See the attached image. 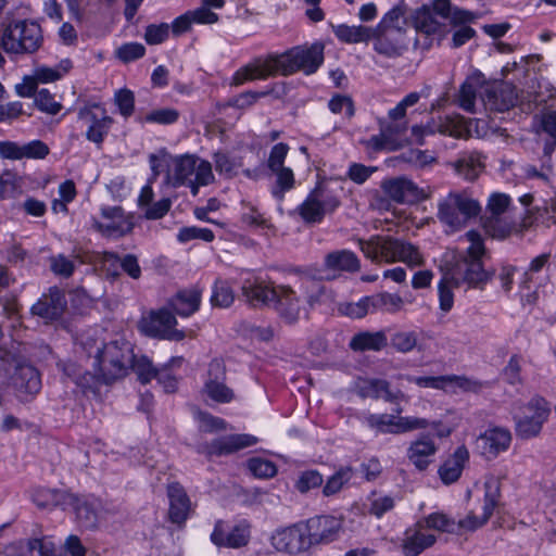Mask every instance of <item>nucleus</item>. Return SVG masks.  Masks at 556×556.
<instances>
[{"label": "nucleus", "mask_w": 556, "mask_h": 556, "mask_svg": "<svg viewBox=\"0 0 556 556\" xmlns=\"http://www.w3.org/2000/svg\"><path fill=\"white\" fill-rule=\"evenodd\" d=\"M215 236L208 228H199L195 226L184 227L179 230L177 239L180 242H188L190 240L200 239L205 242H212Z\"/></svg>", "instance_id": "nucleus-58"}, {"label": "nucleus", "mask_w": 556, "mask_h": 556, "mask_svg": "<svg viewBox=\"0 0 556 556\" xmlns=\"http://www.w3.org/2000/svg\"><path fill=\"white\" fill-rule=\"evenodd\" d=\"M418 337L415 331H399L391 338V346L401 353H409L417 345Z\"/></svg>", "instance_id": "nucleus-50"}, {"label": "nucleus", "mask_w": 556, "mask_h": 556, "mask_svg": "<svg viewBox=\"0 0 556 556\" xmlns=\"http://www.w3.org/2000/svg\"><path fill=\"white\" fill-rule=\"evenodd\" d=\"M79 118L86 127L87 139L98 147H101L103 140L104 108L100 104L86 106L80 111Z\"/></svg>", "instance_id": "nucleus-24"}, {"label": "nucleus", "mask_w": 556, "mask_h": 556, "mask_svg": "<svg viewBox=\"0 0 556 556\" xmlns=\"http://www.w3.org/2000/svg\"><path fill=\"white\" fill-rule=\"evenodd\" d=\"M451 166L458 176L468 181L476 180L484 168L479 153L464 154L455 162L451 163Z\"/></svg>", "instance_id": "nucleus-35"}, {"label": "nucleus", "mask_w": 556, "mask_h": 556, "mask_svg": "<svg viewBox=\"0 0 556 556\" xmlns=\"http://www.w3.org/2000/svg\"><path fill=\"white\" fill-rule=\"evenodd\" d=\"M483 386V382L466 376L445 375V392L478 393L482 390Z\"/></svg>", "instance_id": "nucleus-41"}, {"label": "nucleus", "mask_w": 556, "mask_h": 556, "mask_svg": "<svg viewBox=\"0 0 556 556\" xmlns=\"http://www.w3.org/2000/svg\"><path fill=\"white\" fill-rule=\"evenodd\" d=\"M510 204V198L501 192L492 193L488 200L486 210L490 212V217H500L505 213Z\"/></svg>", "instance_id": "nucleus-61"}, {"label": "nucleus", "mask_w": 556, "mask_h": 556, "mask_svg": "<svg viewBox=\"0 0 556 556\" xmlns=\"http://www.w3.org/2000/svg\"><path fill=\"white\" fill-rule=\"evenodd\" d=\"M481 99L486 110L505 112L516 104L517 94L508 84H494L485 86Z\"/></svg>", "instance_id": "nucleus-22"}, {"label": "nucleus", "mask_w": 556, "mask_h": 556, "mask_svg": "<svg viewBox=\"0 0 556 556\" xmlns=\"http://www.w3.org/2000/svg\"><path fill=\"white\" fill-rule=\"evenodd\" d=\"M215 170L226 177L233 178L242 167L241 159L233 157L226 152L218 151L213 155Z\"/></svg>", "instance_id": "nucleus-43"}, {"label": "nucleus", "mask_w": 556, "mask_h": 556, "mask_svg": "<svg viewBox=\"0 0 556 556\" xmlns=\"http://www.w3.org/2000/svg\"><path fill=\"white\" fill-rule=\"evenodd\" d=\"M331 28L337 38L345 43L368 42L370 40L371 27L363 25H333Z\"/></svg>", "instance_id": "nucleus-40"}, {"label": "nucleus", "mask_w": 556, "mask_h": 556, "mask_svg": "<svg viewBox=\"0 0 556 556\" xmlns=\"http://www.w3.org/2000/svg\"><path fill=\"white\" fill-rule=\"evenodd\" d=\"M484 230L488 235L495 239H504L514 230V226L503 222L500 217H488L483 223Z\"/></svg>", "instance_id": "nucleus-51"}, {"label": "nucleus", "mask_w": 556, "mask_h": 556, "mask_svg": "<svg viewBox=\"0 0 556 556\" xmlns=\"http://www.w3.org/2000/svg\"><path fill=\"white\" fill-rule=\"evenodd\" d=\"M108 264H110V267L106 266V277H117L119 275L117 271L118 267L132 279H138L141 276L138 260L132 254H127L123 258H119L116 254L106 252V265Z\"/></svg>", "instance_id": "nucleus-38"}, {"label": "nucleus", "mask_w": 556, "mask_h": 556, "mask_svg": "<svg viewBox=\"0 0 556 556\" xmlns=\"http://www.w3.org/2000/svg\"><path fill=\"white\" fill-rule=\"evenodd\" d=\"M435 542L437 536L429 533L418 520L403 533L401 549L404 556H418L427 548L433 546Z\"/></svg>", "instance_id": "nucleus-21"}, {"label": "nucleus", "mask_w": 556, "mask_h": 556, "mask_svg": "<svg viewBox=\"0 0 556 556\" xmlns=\"http://www.w3.org/2000/svg\"><path fill=\"white\" fill-rule=\"evenodd\" d=\"M131 369L137 380L147 384L157 378L161 369L156 368L146 355L136 356L131 344L124 338L106 344V386L124 379Z\"/></svg>", "instance_id": "nucleus-4"}, {"label": "nucleus", "mask_w": 556, "mask_h": 556, "mask_svg": "<svg viewBox=\"0 0 556 556\" xmlns=\"http://www.w3.org/2000/svg\"><path fill=\"white\" fill-rule=\"evenodd\" d=\"M388 345V337L384 330L362 331L354 334L349 343L355 352L374 351L378 352Z\"/></svg>", "instance_id": "nucleus-32"}, {"label": "nucleus", "mask_w": 556, "mask_h": 556, "mask_svg": "<svg viewBox=\"0 0 556 556\" xmlns=\"http://www.w3.org/2000/svg\"><path fill=\"white\" fill-rule=\"evenodd\" d=\"M208 378L204 386L207 396L218 403H229L235 397L233 391L225 384L226 366L222 359H213L208 365Z\"/></svg>", "instance_id": "nucleus-19"}, {"label": "nucleus", "mask_w": 556, "mask_h": 556, "mask_svg": "<svg viewBox=\"0 0 556 556\" xmlns=\"http://www.w3.org/2000/svg\"><path fill=\"white\" fill-rule=\"evenodd\" d=\"M484 503L482 513L470 511L466 518L457 522L458 528L472 531L483 526L492 516L493 510L500 498V480L496 478H489L485 483Z\"/></svg>", "instance_id": "nucleus-18"}, {"label": "nucleus", "mask_w": 556, "mask_h": 556, "mask_svg": "<svg viewBox=\"0 0 556 556\" xmlns=\"http://www.w3.org/2000/svg\"><path fill=\"white\" fill-rule=\"evenodd\" d=\"M201 303V291L197 288L186 289L177 292L170 300V308L181 317H189L194 314Z\"/></svg>", "instance_id": "nucleus-29"}, {"label": "nucleus", "mask_w": 556, "mask_h": 556, "mask_svg": "<svg viewBox=\"0 0 556 556\" xmlns=\"http://www.w3.org/2000/svg\"><path fill=\"white\" fill-rule=\"evenodd\" d=\"M485 85L484 76L477 72L462 84L457 97L458 105L468 113H475L477 92Z\"/></svg>", "instance_id": "nucleus-33"}, {"label": "nucleus", "mask_w": 556, "mask_h": 556, "mask_svg": "<svg viewBox=\"0 0 556 556\" xmlns=\"http://www.w3.org/2000/svg\"><path fill=\"white\" fill-rule=\"evenodd\" d=\"M249 470L257 478L268 479L277 473L276 465L267 459L252 458L248 462Z\"/></svg>", "instance_id": "nucleus-56"}, {"label": "nucleus", "mask_w": 556, "mask_h": 556, "mask_svg": "<svg viewBox=\"0 0 556 556\" xmlns=\"http://www.w3.org/2000/svg\"><path fill=\"white\" fill-rule=\"evenodd\" d=\"M340 312L352 318H362L367 314H372L369 296H365L356 303L340 305Z\"/></svg>", "instance_id": "nucleus-57"}, {"label": "nucleus", "mask_w": 556, "mask_h": 556, "mask_svg": "<svg viewBox=\"0 0 556 556\" xmlns=\"http://www.w3.org/2000/svg\"><path fill=\"white\" fill-rule=\"evenodd\" d=\"M35 104L37 108L48 114H56L61 110V104L55 101L53 94L47 89H41L35 96Z\"/></svg>", "instance_id": "nucleus-60"}, {"label": "nucleus", "mask_w": 556, "mask_h": 556, "mask_svg": "<svg viewBox=\"0 0 556 556\" xmlns=\"http://www.w3.org/2000/svg\"><path fill=\"white\" fill-rule=\"evenodd\" d=\"M242 293L254 306L265 305L275 308L286 324H295L300 318V300L288 286H274L271 282L254 278L244 281Z\"/></svg>", "instance_id": "nucleus-3"}, {"label": "nucleus", "mask_w": 556, "mask_h": 556, "mask_svg": "<svg viewBox=\"0 0 556 556\" xmlns=\"http://www.w3.org/2000/svg\"><path fill=\"white\" fill-rule=\"evenodd\" d=\"M323 46L294 47L280 54L257 58L239 68L231 78V86L238 87L245 81L263 80L277 75L289 76L298 71L314 73L323 63Z\"/></svg>", "instance_id": "nucleus-1"}, {"label": "nucleus", "mask_w": 556, "mask_h": 556, "mask_svg": "<svg viewBox=\"0 0 556 556\" xmlns=\"http://www.w3.org/2000/svg\"><path fill=\"white\" fill-rule=\"evenodd\" d=\"M394 414H371L366 418L367 425L381 433L401 434L428 427H438L440 422L426 418L401 416L402 408H395Z\"/></svg>", "instance_id": "nucleus-10"}, {"label": "nucleus", "mask_w": 556, "mask_h": 556, "mask_svg": "<svg viewBox=\"0 0 556 556\" xmlns=\"http://www.w3.org/2000/svg\"><path fill=\"white\" fill-rule=\"evenodd\" d=\"M250 540L251 525L247 520L239 521L230 529L225 521L217 520L211 533V541L217 547L241 548L247 546Z\"/></svg>", "instance_id": "nucleus-14"}, {"label": "nucleus", "mask_w": 556, "mask_h": 556, "mask_svg": "<svg viewBox=\"0 0 556 556\" xmlns=\"http://www.w3.org/2000/svg\"><path fill=\"white\" fill-rule=\"evenodd\" d=\"M511 440L509 429L490 427L477 438L476 447L485 459L492 460L509 448Z\"/></svg>", "instance_id": "nucleus-17"}, {"label": "nucleus", "mask_w": 556, "mask_h": 556, "mask_svg": "<svg viewBox=\"0 0 556 556\" xmlns=\"http://www.w3.org/2000/svg\"><path fill=\"white\" fill-rule=\"evenodd\" d=\"M372 314H396L405 306L404 299L396 293L380 292L369 296Z\"/></svg>", "instance_id": "nucleus-39"}, {"label": "nucleus", "mask_w": 556, "mask_h": 556, "mask_svg": "<svg viewBox=\"0 0 556 556\" xmlns=\"http://www.w3.org/2000/svg\"><path fill=\"white\" fill-rule=\"evenodd\" d=\"M370 40L378 54L390 59L400 56L406 49L405 28L371 27Z\"/></svg>", "instance_id": "nucleus-13"}, {"label": "nucleus", "mask_w": 556, "mask_h": 556, "mask_svg": "<svg viewBox=\"0 0 556 556\" xmlns=\"http://www.w3.org/2000/svg\"><path fill=\"white\" fill-rule=\"evenodd\" d=\"M340 205L338 195L323 186H317L298 207L300 216L306 223H319L328 213Z\"/></svg>", "instance_id": "nucleus-12"}, {"label": "nucleus", "mask_w": 556, "mask_h": 556, "mask_svg": "<svg viewBox=\"0 0 556 556\" xmlns=\"http://www.w3.org/2000/svg\"><path fill=\"white\" fill-rule=\"evenodd\" d=\"M452 280L447 279V275L442 273V278L438 285L439 307L443 314H447L454 306V293Z\"/></svg>", "instance_id": "nucleus-48"}, {"label": "nucleus", "mask_w": 556, "mask_h": 556, "mask_svg": "<svg viewBox=\"0 0 556 556\" xmlns=\"http://www.w3.org/2000/svg\"><path fill=\"white\" fill-rule=\"evenodd\" d=\"M325 267L333 271H358L359 260L349 250L333 251L326 255Z\"/></svg>", "instance_id": "nucleus-37"}, {"label": "nucleus", "mask_w": 556, "mask_h": 556, "mask_svg": "<svg viewBox=\"0 0 556 556\" xmlns=\"http://www.w3.org/2000/svg\"><path fill=\"white\" fill-rule=\"evenodd\" d=\"M67 509L74 510L78 522L83 527L90 528L94 525L96 514L86 501L78 498L76 504L67 505Z\"/></svg>", "instance_id": "nucleus-55"}, {"label": "nucleus", "mask_w": 556, "mask_h": 556, "mask_svg": "<svg viewBox=\"0 0 556 556\" xmlns=\"http://www.w3.org/2000/svg\"><path fill=\"white\" fill-rule=\"evenodd\" d=\"M177 319L167 308L151 311L139 320V330L151 338L181 341L186 334L176 329Z\"/></svg>", "instance_id": "nucleus-11"}, {"label": "nucleus", "mask_w": 556, "mask_h": 556, "mask_svg": "<svg viewBox=\"0 0 556 556\" xmlns=\"http://www.w3.org/2000/svg\"><path fill=\"white\" fill-rule=\"evenodd\" d=\"M469 453L465 446L456 448L454 454L447 458L439 468V476L443 483L455 482L462 475L465 464L468 462Z\"/></svg>", "instance_id": "nucleus-31"}, {"label": "nucleus", "mask_w": 556, "mask_h": 556, "mask_svg": "<svg viewBox=\"0 0 556 556\" xmlns=\"http://www.w3.org/2000/svg\"><path fill=\"white\" fill-rule=\"evenodd\" d=\"M42 41L40 26L35 22L14 21L4 29L1 43L9 53L34 52Z\"/></svg>", "instance_id": "nucleus-8"}, {"label": "nucleus", "mask_w": 556, "mask_h": 556, "mask_svg": "<svg viewBox=\"0 0 556 556\" xmlns=\"http://www.w3.org/2000/svg\"><path fill=\"white\" fill-rule=\"evenodd\" d=\"M64 307V294L58 289H51L48 295H43L33 305L31 313L49 321L58 318Z\"/></svg>", "instance_id": "nucleus-26"}, {"label": "nucleus", "mask_w": 556, "mask_h": 556, "mask_svg": "<svg viewBox=\"0 0 556 556\" xmlns=\"http://www.w3.org/2000/svg\"><path fill=\"white\" fill-rule=\"evenodd\" d=\"M257 438L251 434H231L212 441L206 446L208 455H228L244 447L254 445Z\"/></svg>", "instance_id": "nucleus-25"}, {"label": "nucleus", "mask_w": 556, "mask_h": 556, "mask_svg": "<svg viewBox=\"0 0 556 556\" xmlns=\"http://www.w3.org/2000/svg\"><path fill=\"white\" fill-rule=\"evenodd\" d=\"M114 104L121 115L128 118L135 111V96L129 89H119L114 94Z\"/></svg>", "instance_id": "nucleus-52"}, {"label": "nucleus", "mask_w": 556, "mask_h": 556, "mask_svg": "<svg viewBox=\"0 0 556 556\" xmlns=\"http://www.w3.org/2000/svg\"><path fill=\"white\" fill-rule=\"evenodd\" d=\"M343 528V518L330 515L316 516L307 520L305 530L311 545L336 541Z\"/></svg>", "instance_id": "nucleus-16"}, {"label": "nucleus", "mask_w": 556, "mask_h": 556, "mask_svg": "<svg viewBox=\"0 0 556 556\" xmlns=\"http://www.w3.org/2000/svg\"><path fill=\"white\" fill-rule=\"evenodd\" d=\"M12 384L23 394H35L40 390L41 381L38 371L28 364H21L12 376Z\"/></svg>", "instance_id": "nucleus-28"}, {"label": "nucleus", "mask_w": 556, "mask_h": 556, "mask_svg": "<svg viewBox=\"0 0 556 556\" xmlns=\"http://www.w3.org/2000/svg\"><path fill=\"white\" fill-rule=\"evenodd\" d=\"M31 498L39 508H50L55 505H61L64 509H67V505H73L78 502V497L73 494L46 488L35 489Z\"/></svg>", "instance_id": "nucleus-30"}, {"label": "nucleus", "mask_w": 556, "mask_h": 556, "mask_svg": "<svg viewBox=\"0 0 556 556\" xmlns=\"http://www.w3.org/2000/svg\"><path fill=\"white\" fill-rule=\"evenodd\" d=\"M352 478V468L342 467L334 475H332L324 485L323 494L325 496H331L337 494L345 483Z\"/></svg>", "instance_id": "nucleus-47"}, {"label": "nucleus", "mask_w": 556, "mask_h": 556, "mask_svg": "<svg viewBox=\"0 0 556 556\" xmlns=\"http://www.w3.org/2000/svg\"><path fill=\"white\" fill-rule=\"evenodd\" d=\"M146 53V48L139 42H128L115 50V56L123 63H129L142 58Z\"/></svg>", "instance_id": "nucleus-54"}, {"label": "nucleus", "mask_w": 556, "mask_h": 556, "mask_svg": "<svg viewBox=\"0 0 556 556\" xmlns=\"http://www.w3.org/2000/svg\"><path fill=\"white\" fill-rule=\"evenodd\" d=\"M481 212L479 202L465 193H450L439 204L438 217L448 228L457 231L464 228L467 222Z\"/></svg>", "instance_id": "nucleus-7"}, {"label": "nucleus", "mask_w": 556, "mask_h": 556, "mask_svg": "<svg viewBox=\"0 0 556 556\" xmlns=\"http://www.w3.org/2000/svg\"><path fill=\"white\" fill-rule=\"evenodd\" d=\"M213 181L214 175L208 161L191 154L172 157L166 184L175 188L186 185L190 187L192 194L197 195L200 186H207Z\"/></svg>", "instance_id": "nucleus-6"}, {"label": "nucleus", "mask_w": 556, "mask_h": 556, "mask_svg": "<svg viewBox=\"0 0 556 556\" xmlns=\"http://www.w3.org/2000/svg\"><path fill=\"white\" fill-rule=\"evenodd\" d=\"M413 18L416 29L427 35L437 33L441 26V23L437 20V15L430 7L417 9Z\"/></svg>", "instance_id": "nucleus-42"}, {"label": "nucleus", "mask_w": 556, "mask_h": 556, "mask_svg": "<svg viewBox=\"0 0 556 556\" xmlns=\"http://www.w3.org/2000/svg\"><path fill=\"white\" fill-rule=\"evenodd\" d=\"M235 300V294L227 282L217 280L213 288L211 302L217 307H229Z\"/></svg>", "instance_id": "nucleus-49"}, {"label": "nucleus", "mask_w": 556, "mask_h": 556, "mask_svg": "<svg viewBox=\"0 0 556 556\" xmlns=\"http://www.w3.org/2000/svg\"><path fill=\"white\" fill-rule=\"evenodd\" d=\"M169 34V25L166 23L151 24L147 27L144 39L149 45H160L166 40Z\"/></svg>", "instance_id": "nucleus-63"}, {"label": "nucleus", "mask_w": 556, "mask_h": 556, "mask_svg": "<svg viewBox=\"0 0 556 556\" xmlns=\"http://www.w3.org/2000/svg\"><path fill=\"white\" fill-rule=\"evenodd\" d=\"M407 12V4L404 0H400L393 5L376 25L383 28H404L401 23L404 22V16Z\"/></svg>", "instance_id": "nucleus-45"}, {"label": "nucleus", "mask_w": 556, "mask_h": 556, "mask_svg": "<svg viewBox=\"0 0 556 556\" xmlns=\"http://www.w3.org/2000/svg\"><path fill=\"white\" fill-rule=\"evenodd\" d=\"M358 244L364 255L372 262L399 261L409 266H419L424 263L418 248L392 237L372 236L369 240L358 239Z\"/></svg>", "instance_id": "nucleus-5"}, {"label": "nucleus", "mask_w": 556, "mask_h": 556, "mask_svg": "<svg viewBox=\"0 0 556 556\" xmlns=\"http://www.w3.org/2000/svg\"><path fill=\"white\" fill-rule=\"evenodd\" d=\"M67 72L66 67H49L45 65L36 66L33 71L37 84H50L60 79Z\"/></svg>", "instance_id": "nucleus-53"}, {"label": "nucleus", "mask_w": 556, "mask_h": 556, "mask_svg": "<svg viewBox=\"0 0 556 556\" xmlns=\"http://www.w3.org/2000/svg\"><path fill=\"white\" fill-rule=\"evenodd\" d=\"M361 394L364 397L383 399L386 402L394 403L400 399H404L401 390L392 391L390 383L383 379H369L364 381L361 387Z\"/></svg>", "instance_id": "nucleus-34"}, {"label": "nucleus", "mask_w": 556, "mask_h": 556, "mask_svg": "<svg viewBox=\"0 0 556 556\" xmlns=\"http://www.w3.org/2000/svg\"><path fill=\"white\" fill-rule=\"evenodd\" d=\"M134 223L122 207L115 206L106 212V238H118L131 232Z\"/></svg>", "instance_id": "nucleus-36"}, {"label": "nucleus", "mask_w": 556, "mask_h": 556, "mask_svg": "<svg viewBox=\"0 0 556 556\" xmlns=\"http://www.w3.org/2000/svg\"><path fill=\"white\" fill-rule=\"evenodd\" d=\"M439 128V134L454 138H462L466 132L464 118L459 115L440 118Z\"/></svg>", "instance_id": "nucleus-46"}, {"label": "nucleus", "mask_w": 556, "mask_h": 556, "mask_svg": "<svg viewBox=\"0 0 556 556\" xmlns=\"http://www.w3.org/2000/svg\"><path fill=\"white\" fill-rule=\"evenodd\" d=\"M424 527L440 532H455L458 528L457 522L443 513H433L427 517L419 519Z\"/></svg>", "instance_id": "nucleus-44"}, {"label": "nucleus", "mask_w": 556, "mask_h": 556, "mask_svg": "<svg viewBox=\"0 0 556 556\" xmlns=\"http://www.w3.org/2000/svg\"><path fill=\"white\" fill-rule=\"evenodd\" d=\"M470 242L469 248L463 255L454 256L441 266V271L447 275L455 288L467 286V288L483 289L494 276V270L484 268L483 256L485 248L481 235L478 231L469 230L466 233Z\"/></svg>", "instance_id": "nucleus-2"}, {"label": "nucleus", "mask_w": 556, "mask_h": 556, "mask_svg": "<svg viewBox=\"0 0 556 556\" xmlns=\"http://www.w3.org/2000/svg\"><path fill=\"white\" fill-rule=\"evenodd\" d=\"M270 543L274 549L288 555H296L311 546L305 527L300 525L276 530Z\"/></svg>", "instance_id": "nucleus-15"}, {"label": "nucleus", "mask_w": 556, "mask_h": 556, "mask_svg": "<svg viewBox=\"0 0 556 556\" xmlns=\"http://www.w3.org/2000/svg\"><path fill=\"white\" fill-rule=\"evenodd\" d=\"M323 476L317 470H307L299 476L295 488L301 493H306L312 489L323 484Z\"/></svg>", "instance_id": "nucleus-59"}, {"label": "nucleus", "mask_w": 556, "mask_h": 556, "mask_svg": "<svg viewBox=\"0 0 556 556\" xmlns=\"http://www.w3.org/2000/svg\"><path fill=\"white\" fill-rule=\"evenodd\" d=\"M548 416V404L542 397H533L527 404L519 406L514 414L517 437L522 440L538 437Z\"/></svg>", "instance_id": "nucleus-9"}, {"label": "nucleus", "mask_w": 556, "mask_h": 556, "mask_svg": "<svg viewBox=\"0 0 556 556\" xmlns=\"http://www.w3.org/2000/svg\"><path fill=\"white\" fill-rule=\"evenodd\" d=\"M419 99L420 94L418 92L408 93L402 101L396 104L395 108L389 111V118L393 122L403 119L406 115L407 108L415 105Z\"/></svg>", "instance_id": "nucleus-62"}, {"label": "nucleus", "mask_w": 556, "mask_h": 556, "mask_svg": "<svg viewBox=\"0 0 556 556\" xmlns=\"http://www.w3.org/2000/svg\"><path fill=\"white\" fill-rule=\"evenodd\" d=\"M167 497L169 501V520L178 527L184 526L192 510L187 492L180 483L172 482L167 485Z\"/></svg>", "instance_id": "nucleus-23"}, {"label": "nucleus", "mask_w": 556, "mask_h": 556, "mask_svg": "<svg viewBox=\"0 0 556 556\" xmlns=\"http://www.w3.org/2000/svg\"><path fill=\"white\" fill-rule=\"evenodd\" d=\"M383 194L396 203H414L422 198V191L410 179L400 176L382 180Z\"/></svg>", "instance_id": "nucleus-20"}, {"label": "nucleus", "mask_w": 556, "mask_h": 556, "mask_svg": "<svg viewBox=\"0 0 556 556\" xmlns=\"http://www.w3.org/2000/svg\"><path fill=\"white\" fill-rule=\"evenodd\" d=\"M377 167L365 166L361 163H353L348 170V177L355 184H364L375 172Z\"/></svg>", "instance_id": "nucleus-64"}, {"label": "nucleus", "mask_w": 556, "mask_h": 556, "mask_svg": "<svg viewBox=\"0 0 556 556\" xmlns=\"http://www.w3.org/2000/svg\"><path fill=\"white\" fill-rule=\"evenodd\" d=\"M435 453L437 445L434 442L428 437H420L410 443L407 457L418 470H425L432 462Z\"/></svg>", "instance_id": "nucleus-27"}]
</instances>
